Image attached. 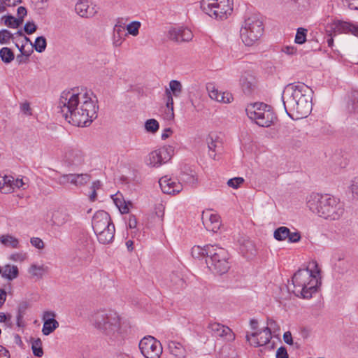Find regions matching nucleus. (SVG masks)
<instances>
[{
    "label": "nucleus",
    "instance_id": "obj_1",
    "mask_svg": "<svg viewBox=\"0 0 358 358\" xmlns=\"http://www.w3.org/2000/svg\"><path fill=\"white\" fill-rule=\"evenodd\" d=\"M80 94L63 92L59 102L60 112L69 123L77 127H87L97 117L99 106L86 92L83 95V101L79 106Z\"/></svg>",
    "mask_w": 358,
    "mask_h": 358
},
{
    "label": "nucleus",
    "instance_id": "obj_2",
    "mask_svg": "<svg viewBox=\"0 0 358 358\" xmlns=\"http://www.w3.org/2000/svg\"><path fill=\"white\" fill-rule=\"evenodd\" d=\"M307 206L320 217L331 220H338L343 215V203L329 194H312L307 201Z\"/></svg>",
    "mask_w": 358,
    "mask_h": 358
},
{
    "label": "nucleus",
    "instance_id": "obj_3",
    "mask_svg": "<svg viewBox=\"0 0 358 358\" xmlns=\"http://www.w3.org/2000/svg\"><path fill=\"white\" fill-rule=\"evenodd\" d=\"M93 325L112 341L122 340L124 331L120 324V317L111 310H99L92 317Z\"/></svg>",
    "mask_w": 358,
    "mask_h": 358
},
{
    "label": "nucleus",
    "instance_id": "obj_4",
    "mask_svg": "<svg viewBox=\"0 0 358 358\" xmlns=\"http://www.w3.org/2000/svg\"><path fill=\"white\" fill-rule=\"evenodd\" d=\"M315 271L306 268L299 269L292 278L294 285L293 293L296 296H301L303 299H310L313 294L317 291V275L320 270L317 264L314 262Z\"/></svg>",
    "mask_w": 358,
    "mask_h": 358
},
{
    "label": "nucleus",
    "instance_id": "obj_5",
    "mask_svg": "<svg viewBox=\"0 0 358 358\" xmlns=\"http://www.w3.org/2000/svg\"><path fill=\"white\" fill-rule=\"evenodd\" d=\"M264 33V24L260 17L252 15L244 21L240 34L242 41L247 46L252 45Z\"/></svg>",
    "mask_w": 358,
    "mask_h": 358
},
{
    "label": "nucleus",
    "instance_id": "obj_6",
    "mask_svg": "<svg viewBox=\"0 0 358 358\" xmlns=\"http://www.w3.org/2000/svg\"><path fill=\"white\" fill-rule=\"evenodd\" d=\"M209 248L210 250H208L210 255L206 259L208 268L220 275L226 273L231 266L229 262V254L227 250L215 245Z\"/></svg>",
    "mask_w": 358,
    "mask_h": 358
},
{
    "label": "nucleus",
    "instance_id": "obj_7",
    "mask_svg": "<svg viewBox=\"0 0 358 358\" xmlns=\"http://www.w3.org/2000/svg\"><path fill=\"white\" fill-rule=\"evenodd\" d=\"M201 10L211 17L225 20L233 11L231 0H201Z\"/></svg>",
    "mask_w": 358,
    "mask_h": 358
},
{
    "label": "nucleus",
    "instance_id": "obj_8",
    "mask_svg": "<svg viewBox=\"0 0 358 358\" xmlns=\"http://www.w3.org/2000/svg\"><path fill=\"white\" fill-rule=\"evenodd\" d=\"M248 117L255 123L263 127H268L273 122L275 118L271 106L262 103H254L245 109Z\"/></svg>",
    "mask_w": 358,
    "mask_h": 358
},
{
    "label": "nucleus",
    "instance_id": "obj_9",
    "mask_svg": "<svg viewBox=\"0 0 358 358\" xmlns=\"http://www.w3.org/2000/svg\"><path fill=\"white\" fill-rule=\"evenodd\" d=\"M312 93V90L303 83L297 82L287 85L281 96L283 108L289 106V101H294L295 103L307 94Z\"/></svg>",
    "mask_w": 358,
    "mask_h": 358
},
{
    "label": "nucleus",
    "instance_id": "obj_10",
    "mask_svg": "<svg viewBox=\"0 0 358 358\" xmlns=\"http://www.w3.org/2000/svg\"><path fill=\"white\" fill-rule=\"evenodd\" d=\"M287 114L292 119L306 117L312 110V94H307L301 100L294 103V101H289V106L284 108Z\"/></svg>",
    "mask_w": 358,
    "mask_h": 358
},
{
    "label": "nucleus",
    "instance_id": "obj_11",
    "mask_svg": "<svg viewBox=\"0 0 358 358\" xmlns=\"http://www.w3.org/2000/svg\"><path fill=\"white\" fill-rule=\"evenodd\" d=\"M139 349L145 358H159L162 354L161 343L151 336H145L141 340Z\"/></svg>",
    "mask_w": 358,
    "mask_h": 358
},
{
    "label": "nucleus",
    "instance_id": "obj_12",
    "mask_svg": "<svg viewBox=\"0 0 358 358\" xmlns=\"http://www.w3.org/2000/svg\"><path fill=\"white\" fill-rule=\"evenodd\" d=\"M174 149L171 145L162 147L149 154L147 164L152 166H159L169 162L173 155Z\"/></svg>",
    "mask_w": 358,
    "mask_h": 358
},
{
    "label": "nucleus",
    "instance_id": "obj_13",
    "mask_svg": "<svg viewBox=\"0 0 358 358\" xmlns=\"http://www.w3.org/2000/svg\"><path fill=\"white\" fill-rule=\"evenodd\" d=\"M174 149L171 145L162 147L149 154L147 164L152 166H159L169 162L173 155Z\"/></svg>",
    "mask_w": 358,
    "mask_h": 358
},
{
    "label": "nucleus",
    "instance_id": "obj_14",
    "mask_svg": "<svg viewBox=\"0 0 358 358\" xmlns=\"http://www.w3.org/2000/svg\"><path fill=\"white\" fill-rule=\"evenodd\" d=\"M115 226L110 215L105 210H98L92 217V228L94 232Z\"/></svg>",
    "mask_w": 358,
    "mask_h": 358
},
{
    "label": "nucleus",
    "instance_id": "obj_15",
    "mask_svg": "<svg viewBox=\"0 0 358 358\" xmlns=\"http://www.w3.org/2000/svg\"><path fill=\"white\" fill-rule=\"evenodd\" d=\"M90 237L86 231H82L79 233L76 243V254L79 259H85L89 253V245L90 244Z\"/></svg>",
    "mask_w": 358,
    "mask_h": 358
},
{
    "label": "nucleus",
    "instance_id": "obj_16",
    "mask_svg": "<svg viewBox=\"0 0 358 358\" xmlns=\"http://www.w3.org/2000/svg\"><path fill=\"white\" fill-rule=\"evenodd\" d=\"M159 184L164 194H175L182 190V185L180 182H176L175 180L168 178L167 176L162 177L159 180Z\"/></svg>",
    "mask_w": 358,
    "mask_h": 358
},
{
    "label": "nucleus",
    "instance_id": "obj_17",
    "mask_svg": "<svg viewBox=\"0 0 358 358\" xmlns=\"http://www.w3.org/2000/svg\"><path fill=\"white\" fill-rule=\"evenodd\" d=\"M208 328L210 330L212 335L215 337H222L228 341H233L235 338L234 334L229 327L220 323H210Z\"/></svg>",
    "mask_w": 358,
    "mask_h": 358
},
{
    "label": "nucleus",
    "instance_id": "obj_18",
    "mask_svg": "<svg viewBox=\"0 0 358 358\" xmlns=\"http://www.w3.org/2000/svg\"><path fill=\"white\" fill-rule=\"evenodd\" d=\"M193 34L188 28H173L169 31V38L176 42H188L192 39Z\"/></svg>",
    "mask_w": 358,
    "mask_h": 358
},
{
    "label": "nucleus",
    "instance_id": "obj_19",
    "mask_svg": "<svg viewBox=\"0 0 358 358\" xmlns=\"http://www.w3.org/2000/svg\"><path fill=\"white\" fill-rule=\"evenodd\" d=\"M332 25L331 29L335 32L352 34L358 36V25L357 24L342 20H334Z\"/></svg>",
    "mask_w": 358,
    "mask_h": 358
},
{
    "label": "nucleus",
    "instance_id": "obj_20",
    "mask_svg": "<svg viewBox=\"0 0 358 358\" xmlns=\"http://www.w3.org/2000/svg\"><path fill=\"white\" fill-rule=\"evenodd\" d=\"M202 220L203 224L206 226V229L213 232H217L221 225L220 216L218 214L203 212L202 215Z\"/></svg>",
    "mask_w": 358,
    "mask_h": 358
},
{
    "label": "nucleus",
    "instance_id": "obj_21",
    "mask_svg": "<svg viewBox=\"0 0 358 358\" xmlns=\"http://www.w3.org/2000/svg\"><path fill=\"white\" fill-rule=\"evenodd\" d=\"M240 83L245 94L250 95L256 89L257 80L254 76L245 72L241 77Z\"/></svg>",
    "mask_w": 358,
    "mask_h": 358
},
{
    "label": "nucleus",
    "instance_id": "obj_22",
    "mask_svg": "<svg viewBox=\"0 0 358 358\" xmlns=\"http://www.w3.org/2000/svg\"><path fill=\"white\" fill-rule=\"evenodd\" d=\"M64 161L69 166H78L84 162V155L79 150L69 149L65 152Z\"/></svg>",
    "mask_w": 358,
    "mask_h": 358
},
{
    "label": "nucleus",
    "instance_id": "obj_23",
    "mask_svg": "<svg viewBox=\"0 0 358 358\" xmlns=\"http://www.w3.org/2000/svg\"><path fill=\"white\" fill-rule=\"evenodd\" d=\"M55 315L53 312L46 311L44 313L42 332L45 336L50 334L59 327V322L54 318Z\"/></svg>",
    "mask_w": 358,
    "mask_h": 358
},
{
    "label": "nucleus",
    "instance_id": "obj_24",
    "mask_svg": "<svg viewBox=\"0 0 358 358\" xmlns=\"http://www.w3.org/2000/svg\"><path fill=\"white\" fill-rule=\"evenodd\" d=\"M180 179L181 181L193 186L197 182V175L192 166L184 164L181 166Z\"/></svg>",
    "mask_w": 358,
    "mask_h": 358
},
{
    "label": "nucleus",
    "instance_id": "obj_25",
    "mask_svg": "<svg viewBox=\"0 0 358 358\" xmlns=\"http://www.w3.org/2000/svg\"><path fill=\"white\" fill-rule=\"evenodd\" d=\"M88 3V0H79L75 6L76 12L82 17H92L96 13Z\"/></svg>",
    "mask_w": 358,
    "mask_h": 358
},
{
    "label": "nucleus",
    "instance_id": "obj_26",
    "mask_svg": "<svg viewBox=\"0 0 358 358\" xmlns=\"http://www.w3.org/2000/svg\"><path fill=\"white\" fill-rule=\"evenodd\" d=\"M72 221V217L66 210H57L52 213V224L57 227H62L66 223Z\"/></svg>",
    "mask_w": 358,
    "mask_h": 358
},
{
    "label": "nucleus",
    "instance_id": "obj_27",
    "mask_svg": "<svg viewBox=\"0 0 358 358\" xmlns=\"http://www.w3.org/2000/svg\"><path fill=\"white\" fill-rule=\"evenodd\" d=\"M115 232V226L101 229V232H94L101 244L106 245L112 243Z\"/></svg>",
    "mask_w": 358,
    "mask_h": 358
},
{
    "label": "nucleus",
    "instance_id": "obj_28",
    "mask_svg": "<svg viewBox=\"0 0 358 358\" xmlns=\"http://www.w3.org/2000/svg\"><path fill=\"white\" fill-rule=\"evenodd\" d=\"M186 286L182 277L178 273L172 272L170 275V287L174 292H179Z\"/></svg>",
    "mask_w": 358,
    "mask_h": 358
},
{
    "label": "nucleus",
    "instance_id": "obj_29",
    "mask_svg": "<svg viewBox=\"0 0 358 358\" xmlns=\"http://www.w3.org/2000/svg\"><path fill=\"white\" fill-rule=\"evenodd\" d=\"M206 141L210 152L209 155L211 158L215 159L216 155L221 152L222 143L216 139H214L213 136L211 135H209L207 137Z\"/></svg>",
    "mask_w": 358,
    "mask_h": 358
},
{
    "label": "nucleus",
    "instance_id": "obj_30",
    "mask_svg": "<svg viewBox=\"0 0 358 358\" xmlns=\"http://www.w3.org/2000/svg\"><path fill=\"white\" fill-rule=\"evenodd\" d=\"M168 348L173 356L176 358H185L186 357V350L179 342L171 341L169 342Z\"/></svg>",
    "mask_w": 358,
    "mask_h": 358
},
{
    "label": "nucleus",
    "instance_id": "obj_31",
    "mask_svg": "<svg viewBox=\"0 0 358 358\" xmlns=\"http://www.w3.org/2000/svg\"><path fill=\"white\" fill-rule=\"evenodd\" d=\"M1 277L11 281L17 278L19 275V270L17 266L6 264L1 271Z\"/></svg>",
    "mask_w": 358,
    "mask_h": 358
},
{
    "label": "nucleus",
    "instance_id": "obj_32",
    "mask_svg": "<svg viewBox=\"0 0 358 358\" xmlns=\"http://www.w3.org/2000/svg\"><path fill=\"white\" fill-rule=\"evenodd\" d=\"M214 245H206L203 248H201L199 245H195L192 248L191 254L192 256L195 259H203L205 260L206 258L209 257L210 253L208 252V249L210 250V247H213Z\"/></svg>",
    "mask_w": 358,
    "mask_h": 358
},
{
    "label": "nucleus",
    "instance_id": "obj_33",
    "mask_svg": "<svg viewBox=\"0 0 358 358\" xmlns=\"http://www.w3.org/2000/svg\"><path fill=\"white\" fill-rule=\"evenodd\" d=\"M14 190V178L5 176L0 180V192L3 194H8Z\"/></svg>",
    "mask_w": 358,
    "mask_h": 358
},
{
    "label": "nucleus",
    "instance_id": "obj_34",
    "mask_svg": "<svg viewBox=\"0 0 358 358\" xmlns=\"http://www.w3.org/2000/svg\"><path fill=\"white\" fill-rule=\"evenodd\" d=\"M113 201L116 206L119 208L120 213L122 214H126L128 213L129 211V205L131 206L132 203L130 201H128L127 203L124 199L122 194L118 195V194H116L115 195L113 196Z\"/></svg>",
    "mask_w": 358,
    "mask_h": 358
},
{
    "label": "nucleus",
    "instance_id": "obj_35",
    "mask_svg": "<svg viewBox=\"0 0 358 358\" xmlns=\"http://www.w3.org/2000/svg\"><path fill=\"white\" fill-rule=\"evenodd\" d=\"M71 184L76 186H82L87 184L91 179V176L88 173L71 174Z\"/></svg>",
    "mask_w": 358,
    "mask_h": 358
},
{
    "label": "nucleus",
    "instance_id": "obj_36",
    "mask_svg": "<svg viewBox=\"0 0 358 358\" xmlns=\"http://www.w3.org/2000/svg\"><path fill=\"white\" fill-rule=\"evenodd\" d=\"M0 242L4 246L11 248H18L20 245L18 239L9 234L1 236Z\"/></svg>",
    "mask_w": 358,
    "mask_h": 358
},
{
    "label": "nucleus",
    "instance_id": "obj_37",
    "mask_svg": "<svg viewBox=\"0 0 358 358\" xmlns=\"http://www.w3.org/2000/svg\"><path fill=\"white\" fill-rule=\"evenodd\" d=\"M347 107L350 113H358V91H353L351 93Z\"/></svg>",
    "mask_w": 358,
    "mask_h": 358
},
{
    "label": "nucleus",
    "instance_id": "obj_38",
    "mask_svg": "<svg viewBox=\"0 0 358 358\" xmlns=\"http://www.w3.org/2000/svg\"><path fill=\"white\" fill-rule=\"evenodd\" d=\"M31 350L34 356L41 357L43 355V350L42 348V341L41 338H31Z\"/></svg>",
    "mask_w": 358,
    "mask_h": 358
},
{
    "label": "nucleus",
    "instance_id": "obj_39",
    "mask_svg": "<svg viewBox=\"0 0 358 358\" xmlns=\"http://www.w3.org/2000/svg\"><path fill=\"white\" fill-rule=\"evenodd\" d=\"M0 57L5 64L10 63L15 58L13 51L7 47H3L0 50Z\"/></svg>",
    "mask_w": 358,
    "mask_h": 358
},
{
    "label": "nucleus",
    "instance_id": "obj_40",
    "mask_svg": "<svg viewBox=\"0 0 358 358\" xmlns=\"http://www.w3.org/2000/svg\"><path fill=\"white\" fill-rule=\"evenodd\" d=\"M1 20L6 26L10 28L15 29L21 25V22L11 15L3 16Z\"/></svg>",
    "mask_w": 358,
    "mask_h": 358
},
{
    "label": "nucleus",
    "instance_id": "obj_41",
    "mask_svg": "<svg viewBox=\"0 0 358 358\" xmlns=\"http://www.w3.org/2000/svg\"><path fill=\"white\" fill-rule=\"evenodd\" d=\"M289 234V229L286 227H280L274 231L273 236L279 241H285Z\"/></svg>",
    "mask_w": 358,
    "mask_h": 358
},
{
    "label": "nucleus",
    "instance_id": "obj_42",
    "mask_svg": "<svg viewBox=\"0 0 358 358\" xmlns=\"http://www.w3.org/2000/svg\"><path fill=\"white\" fill-rule=\"evenodd\" d=\"M32 47L36 52H43L47 47L46 38L42 36H38L36 38L34 43H33Z\"/></svg>",
    "mask_w": 358,
    "mask_h": 358
},
{
    "label": "nucleus",
    "instance_id": "obj_43",
    "mask_svg": "<svg viewBox=\"0 0 358 358\" xmlns=\"http://www.w3.org/2000/svg\"><path fill=\"white\" fill-rule=\"evenodd\" d=\"M170 91L173 96L178 97L182 92V84L180 81L172 80L169 83Z\"/></svg>",
    "mask_w": 358,
    "mask_h": 358
},
{
    "label": "nucleus",
    "instance_id": "obj_44",
    "mask_svg": "<svg viewBox=\"0 0 358 358\" xmlns=\"http://www.w3.org/2000/svg\"><path fill=\"white\" fill-rule=\"evenodd\" d=\"M159 128V122L155 119H149L145 122V129L149 133L155 134Z\"/></svg>",
    "mask_w": 358,
    "mask_h": 358
},
{
    "label": "nucleus",
    "instance_id": "obj_45",
    "mask_svg": "<svg viewBox=\"0 0 358 358\" xmlns=\"http://www.w3.org/2000/svg\"><path fill=\"white\" fill-rule=\"evenodd\" d=\"M45 271V269L43 266H36L35 264H32L29 270V273L38 279L42 278Z\"/></svg>",
    "mask_w": 358,
    "mask_h": 358
},
{
    "label": "nucleus",
    "instance_id": "obj_46",
    "mask_svg": "<svg viewBox=\"0 0 358 358\" xmlns=\"http://www.w3.org/2000/svg\"><path fill=\"white\" fill-rule=\"evenodd\" d=\"M141 22L138 21H133L127 26V30L128 34L132 36H137L139 33V29L141 27Z\"/></svg>",
    "mask_w": 358,
    "mask_h": 358
},
{
    "label": "nucleus",
    "instance_id": "obj_47",
    "mask_svg": "<svg viewBox=\"0 0 358 358\" xmlns=\"http://www.w3.org/2000/svg\"><path fill=\"white\" fill-rule=\"evenodd\" d=\"M259 335V332L257 331L252 333L250 335L247 334L245 338L246 340L250 343L251 345L259 347L262 345L259 338L257 337Z\"/></svg>",
    "mask_w": 358,
    "mask_h": 358
},
{
    "label": "nucleus",
    "instance_id": "obj_48",
    "mask_svg": "<svg viewBox=\"0 0 358 358\" xmlns=\"http://www.w3.org/2000/svg\"><path fill=\"white\" fill-rule=\"evenodd\" d=\"M307 29L300 27L297 29L294 41L297 44H303L306 41Z\"/></svg>",
    "mask_w": 358,
    "mask_h": 358
},
{
    "label": "nucleus",
    "instance_id": "obj_49",
    "mask_svg": "<svg viewBox=\"0 0 358 358\" xmlns=\"http://www.w3.org/2000/svg\"><path fill=\"white\" fill-rule=\"evenodd\" d=\"M15 40V37L8 30L3 29L0 31V43L6 44L8 43L10 40Z\"/></svg>",
    "mask_w": 358,
    "mask_h": 358
},
{
    "label": "nucleus",
    "instance_id": "obj_50",
    "mask_svg": "<svg viewBox=\"0 0 358 358\" xmlns=\"http://www.w3.org/2000/svg\"><path fill=\"white\" fill-rule=\"evenodd\" d=\"M24 44L20 45V54L16 57V61L18 64H27L29 61L30 54H24Z\"/></svg>",
    "mask_w": 358,
    "mask_h": 358
},
{
    "label": "nucleus",
    "instance_id": "obj_51",
    "mask_svg": "<svg viewBox=\"0 0 358 358\" xmlns=\"http://www.w3.org/2000/svg\"><path fill=\"white\" fill-rule=\"evenodd\" d=\"M165 94L166 96V107L169 112H171V116L173 115V99L171 91L169 89H166Z\"/></svg>",
    "mask_w": 358,
    "mask_h": 358
},
{
    "label": "nucleus",
    "instance_id": "obj_52",
    "mask_svg": "<svg viewBox=\"0 0 358 358\" xmlns=\"http://www.w3.org/2000/svg\"><path fill=\"white\" fill-rule=\"evenodd\" d=\"M244 181L245 180L242 177H235L227 181V185L231 188L238 189Z\"/></svg>",
    "mask_w": 358,
    "mask_h": 358
},
{
    "label": "nucleus",
    "instance_id": "obj_53",
    "mask_svg": "<svg viewBox=\"0 0 358 358\" xmlns=\"http://www.w3.org/2000/svg\"><path fill=\"white\" fill-rule=\"evenodd\" d=\"M37 29V26L33 22H27L24 26V31L26 34L30 35L34 33Z\"/></svg>",
    "mask_w": 358,
    "mask_h": 358
},
{
    "label": "nucleus",
    "instance_id": "obj_54",
    "mask_svg": "<svg viewBox=\"0 0 358 358\" xmlns=\"http://www.w3.org/2000/svg\"><path fill=\"white\" fill-rule=\"evenodd\" d=\"M207 90L208 91V94L210 99H217V97L220 96V92L217 89L215 88L212 85L207 86Z\"/></svg>",
    "mask_w": 358,
    "mask_h": 358
},
{
    "label": "nucleus",
    "instance_id": "obj_55",
    "mask_svg": "<svg viewBox=\"0 0 358 358\" xmlns=\"http://www.w3.org/2000/svg\"><path fill=\"white\" fill-rule=\"evenodd\" d=\"M301 238V234L299 231L291 232L289 231V236H287L288 241L290 243H298Z\"/></svg>",
    "mask_w": 358,
    "mask_h": 358
},
{
    "label": "nucleus",
    "instance_id": "obj_56",
    "mask_svg": "<svg viewBox=\"0 0 358 358\" xmlns=\"http://www.w3.org/2000/svg\"><path fill=\"white\" fill-rule=\"evenodd\" d=\"M27 8L24 6H20L18 7L17 10V14L18 17H17V20H19L21 22V24L23 23L24 17L27 15Z\"/></svg>",
    "mask_w": 358,
    "mask_h": 358
},
{
    "label": "nucleus",
    "instance_id": "obj_57",
    "mask_svg": "<svg viewBox=\"0 0 358 358\" xmlns=\"http://www.w3.org/2000/svg\"><path fill=\"white\" fill-rule=\"evenodd\" d=\"M30 242L34 247L38 249H43L44 248V243L40 238H31Z\"/></svg>",
    "mask_w": 358,
    "mask_h": 358
},
{
    "label": "nucleus",
    "instance_id": "obj_58",
    "mask_svg": "<svg viewBox=\"0 0 358 358\" xmlns=\"http://www.w3.org/2000/svg\"><path fill=\"white\" fill-rule=\"evenodd\" d=\"M276 358H289L287 349L284 346L280 347L276 351Z\"/></svg>",
    "mask_w": 358,
    "mask_h": 358
},
{
    "label": "nucleus",
    "instance_id": "obj_59",
    "mask_svg": "<svg viewBox=\"0 0 358 358\" xmlns=\"http://www.w3.org/2000/svg\"><path fill=\"white\" fill-rule=\"evenodd\" d=\"M29 308V303L27 301H22L19 303L17 307V314L25 315V313Z\"/></svg>",
    "mask_w": 358,
    "mask_h": 358
},
{
    "label": "nucleus",
    "instance_id": "obj_60",
    "mask_svg": "<svg viewBox=\"0 0 358 358\" xmlns=\"http://www.w3.org/2000/svg\"><path fill=\"white\" fill-rule=\"evenodd\" d=\"M350 189L353 196H356L358 198V178H355L352 180Z\"/></svg>",
    "mask_w": 358,
    "mask_h": 358
},
{
    "label": "nucleus",
    "instance_id": "obj_61",
    "mask_svg": "<svg viewBox=\"0 0 358 358\" xmlns=\"http://www.w3.org/2000/svg\"><path fill=\"white\" fill-rule=\"evenodd\" d=\"M128 226L130 229H135L137 226V219L135 215L131 214L128 217Z\"/></svg>",
    "mask_w": 358,
    "mask_h": 358
},
{
    "label": "nucleus",
    "instance_id": "obj_62",
    "mask_svg": "<svg viewBox=\"0 0 358 358\" xmlns=\"http://www.w3.org/2000/svg\"><path fill=\"white\" fill-rule=\"evenodd\" d=\"M69 176H71V173L70 174H64L59 178V182L60 184L64 185L66 183H71V178Z\"/></svg>",
    "mask_w": 358,
    "mask_h": 358
},
{
    "label": "nucleus",
    "instance_id": "obj_63",
    "mask_svg": "<svg viewBox=\"0 0 358 358\" xmlns=\"http://www.w3.org/2000/svg\"><path fill=\"white\" fill-rule=\"evenodd\" d=\"M267 324L270 326L271 329H273L274 331L280 329L277 322L272 318L267 319Z\"/></svg>",
    "mask_w": 358,
    "mask_h": 358
},
{
    "label": "nucleus",
    "instance_id": "obj_64",
    "mask_svg": "<svg viewBox=\"0 0 358 358\" xmlns=\"http://www.w3.org/2000/svg\"><path fill=\"white\" fill-rule=\"evenodd\" d=\"M351 10H358V0H345Z\"/></svg>",
    "mask_w": 358,
    "mask_h": 358
}]
</instances>
